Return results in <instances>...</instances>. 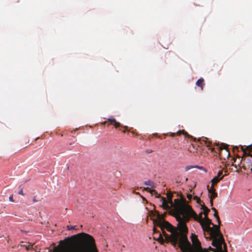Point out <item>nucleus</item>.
I'll return each mask as SVG.
<instances>
[{
	"label": "nucleus",
	"mask_w": 252,
	"mask_h": 252,
	"mask_svg": "<svg viewBox=\"0 0 252 252\" xmlns=\"http://www.w3.org/2000/svg\"><path fill=\"white\" fill-rule=\"evenodd\" d=\"M77 239H78L79 245L75 251L65 250L63 252H98L94 238L92 236L85 233L82 232L73 235L65 239L63 242L65 245L69 246Z\"/></svg>",
	"instance_id": "3"
},
{
	"label": "nucleus",
	"mask_w": 252,
	"mask_h": 252,
	"mask_svg": "<svg viewBox=\"0 0 252 252\" xmlns=\"http://www.w3.org/2000/svg\"><path fill=\"white\" fill-rule=\"evenodd\" d=\"M193 167L192 166H190V165L187 166L186 167V170L188 171V170L190 169L191 168H192Z\"/></svg>",
	"instance_id": "25"
},
{
	"label": "nucleus",
	"mask_w": 252,
	"mask_h": 252,
	"mask_svg": "<svg viewBox=\"0 0 252 252\" xmlns=\"http://www.w3.org/2000/svg\"><path fill=\"white\" fill-rule=\"evenodd\" d=\"M9 201L11 202H14V200L13 199V195H10L9 197Z\"/></svg>",
	"instance_id": "27"
},
{
	"label": "nucleus",
	"mask_w": 252,
	"mask_h": 252,
	"mask_svg": "<svg viewBox=\"0 0 252 252\" xmlns=\"http://www.w3.org/2000/svg\"><path fill=\"white\" fill-rule=\"evenodd\" d=\"M222 173H223L222 171V170H220V171L218 172V175H217V176L216 177H218L219 178H220L221 176H223L222 175Z\"/></svg>",
	"instance_id": "21"
},
{
	"label": "nucleus",
	"mask_w": 252,
	"mask_h": 252,
	"mask_svg": "<svg viewBox=\"0 0 252 252\" xmlns=\"http://www.w3.org/2000/svg\"><path fill=\"white\" fill-rule=\"evenodd\" d=\"M36 196H34L33 197V199H32V201H33V202H38V200H36Z\"/></svg>",
	"instance_id": "29"
},
{
	"label": "nucleus",
	"mask_w": 252,
	"mask_h": 252,
	"mask_svg": "<svg viewBox=\"0 0 252 252\" xmlns=\"http://www.w3.org/2000/svg\"><path fill=\"white\" fill-rule=\"evenodd\" d=\"M212 210H213V211L216 212V211H217V210H216V208H214V207H212Z\"/></svg>",
	"instance_id": "34"
},
{
	"label": "nucleus",
	"mask_w": 252,
	"mask_h": 252,
	"mask_svg": "<svg viewBox=\"0 0 252 252\" xmlns=\"http://www.w3.org/2000/svg\"><path fill=\"white\" fill-rule=\"evenodd\" d=\"M108 126L109 125H113L115 128H118L121 126V124L117 122L115 118H110L107 119Z\"/></svg>",
	"instance_id": "9"
},
{
	"label": "nucleus",
	"mask_w": 252,
	"mask_h": 252,
	"mask_svg": "<svg viewBox=\"0 0 252 252\" xmlns=\"http://www.w3.org/2000/svg\"><path fill=\"white\" fill-rule=\"evenodd\" d=\"M214 215V217L216 218V220H217L218 223L220 224V220L219 216L218 215V212L217 211L215 212Z\"/></svg>",
	"instance_id": "18"
},
{
	"label": "nucleus",
	"mask_w": 252,
	"mask_h": 252,
	"mask_svg": "<svg viewBox=\"0 0 252 252\" xmlns=\"http://www.w3.org/2000/svg\"><path fill=\"white\" fill-rule=\"evenodd\" d=\"M153 231H154V233H156V232H158V230H157V229L155 227H154L153 228Z\"/></svg>",
	"instance_id": "33"
},
{
	"label": "nucleus",
	"mask_w": 252,
	"mask_h": 252,
	"mask_svg": "<svg viewBox=\"0 0 252 252\" xmlns=\"http://www.w3.org/2000/svg\"><path fill=\"white\" fill-rule=\"evenodd\" d=\"M241 149L242 151L244 152V154L245 156H248L250 157V159L249 160L251 162H252V145L246 146L244 147V146L241 147Z\"/></svg>",
	"instance_id": "8"
},
{
	"label": "nucleus",
	"mask_w": 252,
	"mask_h": 252,
	"mask_svg": "<svg viewBox=\"0 0 252 252\" xmlns=\"http://www.w3.org/2000/svg\"><path fill=\"white\" fill-rule=\"evenodd\" d=\"M106 124H107V120L101 123L102 125H106Z\"/></svg>",
	"instance_id": "32"
},
{
	"label": "nucleus",
	"mask_w": 252,
	"mask_h": 252,
	"mask_svg": "<svg viewBox=\"0 0 252 252\" xmlns=\"http://www.w3.org/2000/svg\"><path fill=\"white\" fill-rule=\"evenodd\" d=\"M122 131L123 132V133H125L126 130V129H124V130H122Z\"/></svg>",
	"instance_id": "35"
},
{
	"label": "nucleus",
	"mask_w": 252,
	"mask_h": 252,
	"mask_svg": "<svg viewBox=\"0 0 252 252\" xmlns=\"http://www.w3.org/2000/svg\"><path fill=\"white\" fill-rule=\"evenodd\" d=\"M201 209L204 211L203 214L205 216L204 218H206V217H208V214L210 212V209H208L206 206H205L204 203L203 205H201Z\"/></svg>",
	"instance_id": "15"
},
{
	"label": "nucleus",
	"mask_w": 252,
	"mask_h": 252,
	"mask_svg": "<svg viewBox=\"0 0 252 252\" xmlns=\"http://www.w3.org/2000/svg\"><path fill=\"white\" fill-rule=\"evenodd\" d=\"M180 229L182 234L177 247L181 249L182 252H208L207 250L202 248L197 235L193 233L190 237L192 244V245H191L187 237L188 228L186 222L182 220H181Z\"/></svg>",
	"instance_id": "2"
},
{
	"label": "nucleus",
	"mask_w": 252,
	"mask_h": 252,
	"mask_svg": "<svg viewBox=\"0 0 252 252\" xmlns=\"http://www.w3.org/2000/svg\"><path fill=\"white\" fill-rule=\"evenodd\" d=\"M172 197L173 195L171 193H168L167 194V200L165 197H162L161 198L162 200V204L161 206L163 207L164 209L165 210H168L172 208V212L173 213H176V210H175V201L176 200H178L179 201H181L183 204H185L187 206H189L185 198H184L183 197H181V198L178 199H175L174 201V203L172 201Z\"/></svg>",
	"instance_id": "5"
},
{
	"label": "nucleus",
	"mask_w": 252,
	"mask_h": 252,
	"mask_svg": "<svg viewBox=\"0 0 252 252\" xmlns=\"http://www.w3.org/2000/svg\"><path fill=\"white\" fill-rule=\"evenodd\" d=\"M207 189L209 193H210V195L209 197L210 199L213 200V199L217 197L218 194L217 192H216V190L214 188H209V185H208Z\"/></svg>",
	"instance_id": "10"
},
{
	"label": "nucleus",
	"mask_w": 252,
	"mask_h": 252,
	"mask_svg": "<svg viewBox=\"0 0 252 252\" xmlns=\"http://www.w3.org/2000/svg\"><path fill=\"white\" fill-rule=\"evenodd\" d=\"M144 190H146L147 191L150 192L152 194L154 192H156V190L154 189H150L149 188H144Z\"/></svg>",
	"instance_id": "19"
},
{
	"label": "nucleus",
	"mask_w": 252,
	"mask_h": 252,
	"mask_svg": "<svg viewBox=\"0 0 252 252\" xmlns=\"http://www.w3.org/2000/svg\"><path fill=\"white\" fill-rule=\"evenodd\" d=\"M213 239L212 245L213 246L215 247L217 249H214L210 248V251L213 252H225L223 251L222 243H223L224 239L222 235L216 237H211Z\"/></svg>",
	"instance_id": "6"
},
{
	"label": "nucleus",
	"mask_w": 252,
	"mask_h": 252,
	"mask_svg": "<svg viewBox=\"0 0 252 252\" xmlns=\"http://www.w3.org/2000/svg\"><path fill=\"white\" fill-rule=\"evenodd\" d=\"M67 230H73V229H75V226H69V225H68L67 226Z\"/></svg>",
	"instance_id": "22"
},
{
	"label": "nucleus",
	"mask_w": 252,
	"mask_h": 252,
	"mask_svg": "<svg viewBox=\"0 0 252 252\" xmlns=\"http://www.w3.org/2000/svg\"><path fill=\"white\" fill-rule=\"evenodd\" d=\"M179 205V206H178L179 209L181 210L183 209L186 211L184 217H182L181 219L180 217H179V219L187 223L189 221L191 218H193L200 223L204 232H208L209 230L212 229L210 225L212 223L211 220L208 217L203 219L202 217V213H200L198 216L190 206H187L186 204H184L183 206H181V205Z\"/></svg>",
	"instance_id": "4"
},
{
	"label": "nucleus",
	"mask_w": 252,
	"mask_h": 252,
	"mask_svg": "<svg viewBox=\"0 0 252 252\" xmlns=\"http://www.w3.org/2000/svg\"><path fill=\"white\" fill-rule=\"evenodd\" d=\"M193 199L195 200L196 201V203L199 204L201 206V205H202L201 204V201L200 199L198 196H194Z\"/></svg>",
	"instance_id": "17"
},
{
	"label": "nucleus",
	"mask_w": 252,
	"mask_h": 252,
	"mask_svg": "<svg viewBox=\"0 0 252 252\" xmlns=\"http://www.w3.org/2000/svg\"><path fill=\"white\" fill-rule=\"evenodd\" d=\"M32 246L29 245L28 246L26 247V249L27 250H29L32 248Z\"/></svg>",
	"instance_id": "28"
},
{
	"label": "nucleus",
	"mask_w": 252,
	"mask_h": 252,
	"mask_svg": "<svg viewBox=\"0 0 252 252\" xmlns=\"http://www.w3.org/2000/svg\"><path fill=\"white\" fill-rule=\"evenodd\" d=\"M194 167H196V168H199V169H201V170L204 169V168L203 167L199 166H197V165L195 166H194Z\"/></svg>",
	"instance_id": "30"
},
{
	"label": "nucleus",
	"mask_w": 252,
	"mask_h": 252,
	"mask_svg": "<svg viewBox=\"0 0 252 252\" xmlns=\"http://www.w3.org/2000/svg\"><path fill=\"white\" fill-rule=\"evenodd\" d=\"M219 151H221L222 150H225L226 152L227 153L228 155H229V152L228 149L227 147V146L225 144H222L220 147H219Z\"/></svg>",
	"instance_id": "16"
},
{
	"label": "nucleus",
	"mask_w": 252,
	"mask_h": 252,
	"mask_svg": "<svg viewBox=\"0 0 252 252\" xmlns=\"http://www.w3.org/2000/svg\"><path fill=\"white\" fill-rule=\"evenodd\" d=\"M223 178V176H221L220 178L218 177H215L211 180V188H214L215 185L217 184L219 182H220L221 180H222Z\"/></svg>",
	"instance_id": "13"
},
{
	"label": "nucleus",
	"mask_w": 252,
	"mask_h": 252,
	"mask_svg": "<svg viewBox=\"0 0 252 252\" xmlns=\"http://www.w3.org/2000/svg\"><path fill=\"white\" fill-rule=\"evenodd\" d=\"M196 85L199 87H200L201 90H203V87L205 85L204 84V80L203 78H200L196 82Z\"/></svg>",
	"instance_id": "14"
},
{
	"label": "nucleus",
	"mask_w": 252,
	"mask_h": 252,
	"mask_svg": "<svg viewBox=\"0 0 252 252\" xmlns=\"http://www.w3.org/2000/svg\"><path fill=\"white\" fill-rule=\"evenodd\" d=\"M202 142H203L204 145H205L208 148V149L211 150V152H217L215 151V149L214 148H211V142H210V141H208L206 138L205 139H203L202 140Z\"/></svg>",
	"instance_id": "12"
},
{
	"label": "nucleus",
	"mask_w": 252,
	"mask_h": 252,
	"mask_svg": "<svg viewBox=\"0 0 252 252\" xmlns=\"http://www.w3.org/2000/svg\"><path fill=\"white\" fill-rule=\"evenodd\" d=\"M222 245H223V248H224V250H223V251H225V252H227L226 245V244L224 243V240L223 241V243H222Z\"/></svg>",
	"instance_id": "23"
},
{
	"label": "nucleus",
	"mask_w": 252,
	"mask_h": 252,
	"mask_svg": "<svg viewBox=\"0 0 252 252\" xmlns=\"http://www.w3.org/2000/svg\"><path fill=\"white\" fill-rule=\"evenodd\" d=\"M192 189H189V191H190V192H192Z\"/></svg>",
	"instance_id": "36"
},
{
	"label": "nucleus",
	"mask_w": 252,
	"mask_h": 252,
	"mask_svg": "<svg viewBox=\"0 0 252 252\" xmlns=\"http://www.w3.org/2000/svg\"><path fill=\"white\" fill-rule=\"evenodd\" d=\"M18 194L23 196L25 195L24 193H23L22 189H21L19 191Z\"/></svg>",
	"instance_id": "26"
},
{
	"label": "nucleus",
	"mask_w": 252,
	"mask_h": 252,
	"mask_svg": "<svg viewBox=\"0 0 252 252\" xmlns=\"http://www.w3.org/2000/svg\"><path fill=\"white\" fill-rule=\"evenodd\" d=\"M152 183H152V182H151L150 181H149H149H145V182H144V184H145V185H148V186H151V187H153V186L152 185Z\"/></svg>",
	"instance_id": "20"
},
{
	"label": "nucleus",
	"mask_w": 252,
	"mask_h": 252,
	"mask_svg": "<svg viewBox=\"0 0 252 252\" xmlns=\"http://www.w3.org/2000/svg\"><path fill=\"white\" fill-rule=\"evenodd\" d=\"M179 205L183 206L184 204H183L178 200H176L175 201V207L176 213H173V215L178 221L177 228L174 227L169 222L164 220L162 217L159 214L158 215V219L154 221V225L160 228L165 237L164 240L161 234H159L158 241L161 244H163L165 241L167 243H170L174 247H176L179 243V241L182 234L180 229L181 220L179 219V217H180L182 219V217L183 218L186 214V211L184 209H183L181 210L179 209L178 206H179Z\"/></svg>",
	"instance_id": "1"
},
{
	"label": "nucleus",
	"mask_w": 252,
	"mask_h": 252,
	"mask_svg": "<svg viewBox=\"0 0 252 252\" xmlns=\"http://www.w3.org/2000/svg\"><path fill=\"white\" fill-rule=\"evenodd\" d=\"M218 224V225H216L213 223L212 224L213 226L211 227V228L212 229L209 230L207 232L209 233L210 237H216L221 236V235H222L220 232V224Z\"/></svg>",
	"instance_id": "7"
},
{
	"label": "nucleus",
	"mask_w": 252,
	"mask_h": 252,
	"mask_svg": "<svg viewBox=\"0 0 252 252\" xmlns=\"http://www.w3.org/2000/svg\"><path fill=\"white\" fill-rule=\"evenodd\" d=\"M184 134L186 136L188 135V133L185 131L184 130H180L178 131H177L176 133L175 132H170L169 133V135L171 137H174L176 135H180L181 134Z\"/></svg>",
	"instance_id": "11"
},
{
	"label": "nucleus",
	"mask_w": 252,
	"mask_h": 252,
	"mask_svg": "<svg viewBox=\"0 0 252 252\" xmlns=\"http://www.w3.org/2000/svg\"><path fill=\"white\" fill-rule=\"evenodd\" d=\"M187 197L189 200H191L192 199V194H188L187 195Z\"/></svg>",
	"instance_id": "24"
},
{
	"label": "nucleus",
	"mask_w": 252,
	"mask_h": 252,
	"mask_svg": "<svg viewBox=\"0 0 252 252\" xmlns=\"http://www.w3.org/2000/svg\"><path fill=\"white\" fill-rule=\"evenodd\" d=\"M210 204H211V206H213V200H211V199H210Z\"/></svg>",
	"instance_id": "31"
}]
</instances>
